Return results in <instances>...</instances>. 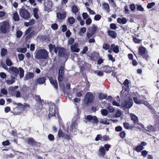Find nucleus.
I'll use <instances>...</instances> for the list:
<instances>
[{"mask_svg": "<svg viewBox=\"0 0 159 159\" xmlns=\"http://www.w3.org/2000/svg\"><path fill=\"white\" fill-rule=\"evenodd\" d=\"M35 59H47L48 57V52L45 49H40L36 51L35 52Z\"/></svg>", "mask_w": 159, "mask_h": 159, "instance_id": "1", "label": "nucleus"}, {"mask_svg": "<svg viewBox=\"0 0 159 159\" xmlns=\"http://www.w3.org/2000/svg\"><path fill=\"white\" fill-rule=\"evenodd\" d=\"M0 30L4 34H6L10 30V25L9 22L4 21L0 24Z\"/></svg>", "mask_w": 159, "mask_h": 159, "instance_id": "2", "label": "nucleus"}, {"mask_svg": "<svg viewBox=\"0 0 159 159\" xmlns=\"http://www.w3.org/2000/svg\"><path fill=\"white\" fill-rule=\"evenodd\" d=\"M57 109L56 106L54 104L50 105L49 107V113L48 115V117L50 119L52 116L56 117V115L58 116V117L59 119L57 113Z\"/></svg>", "mask_w": 159, "mask_h": 159, "instance_id": "3", "label": "nucleus"}, {"mask_svg": "<svg viewBox=\"0 0 159 159\" xmlns=\"http://www.w3.org/2000/svg\"><path fill=\"white\" fill-rule=\"evenodd\" d=\"M84 121L86 123L90 122L93 124H97L98 121L97 118L95 116H93L90 115L85 116Z\"/></svg>", "mask_w": 159, "mask_h": 159, "instance_id": "4", "label": "nucleus"}, {"mask_svg": "<svg viewBox=\"0 0 159 159\" xmlns=\"http://www.w3.org/2000/svg\"><path fill=\"white\" fill-rule=\"evenodd\" d=\"M58 52V55L59 56L64 57L67 59L68 57V55L66 52L65 51L64 48L57 47L55 48V53H57Z\"/></svg>", "mask_w": 159, "mask_h": 159, "instance_id": "5", "label": "nucleus"}, {"mask_svg": "<svg viewBox=\"0 0 159 159\" xmlns=\"http://www.w3.org/2000/svg\"><path fill=\"white\" fill-rule=\"evenodd\" d=\"M20 14L21 17L24 19H27L30 17L29 12L24 8H21L19 10Z\"/></svg>", "mask_w": 159, "mask_h": 159, "instance_id": "6", "label": "nucleus"}, {"mask_svg": "<svg viewBox=\"0 0 159 159\" xmlns=\"http://www.w3.org/2000/svg\"><path fill=\"white\" fill-rule=\"evenodd\" d=\"M97 28V27L94 25H92L91 26L88 30L87 33V37L89 38L93 35Z\"/></svg>", "mask_w": 159, "mask_h": 159, "instance_id": "7", "label": "nucleus"}, {"mask_svg": "<svg viewBox=\"0 0 159 159\" xmlns=\"http://www.w3.org/2000/svg\"><path fill=\"white\" fill-rule=\"evenodd\" d=\"M64 73V68L63 66H61L59 70L58 77V80L59 81V85L60 86L61 82L63 80Z\"/></svg>", "mask_w": 159, "mask_h": 159, "instance_id": "8", "label": "nucleus"}, {"mask_svg": "<svg viewBox=\"0 0 159 159\" xmlns=\"http://www.w3.org/2000/svg\"><path fill=\"white\" fill-rule=\"evenodd\" d=\"M138 55L141 56L143 58H147L148 57V51L146 49L143 47H141L139 48Z\"/></svg>", "mask_w": 159, "mask_h": 159, "instance_id": "9", "label": "nucleus"}, {"mask_svg": "<svg viewBox=\"0 0 159 159\" xmlns=\"http://www.w3.org/2000/svg\"><path fill=\"white\" fill-rule=\"evenodd\" d=\"M93 94L90 92H88L86 93L85 98V103L88 104L91 103L93 101Z\"/></svg>", "mask_w": 159, "mask_h": 159, "instance_id": "10", "label": "nucleus"}, {"mask_svg": "<svg viewBox=\"0 0 159 159\" xmlns=\"http://www.w3.org/2000/svg\"><path fill=\"white\" fill-rule=\"evenodd\" d=\"M146 99L145 98L144 96H140L139 97V100H138L137 98L134 97L133 98L134 102L136 104H144L146 105L148 104V102L144 101V100Z\"/></svg>", "mask_w": 159, "mask_h": 159, "instance_id": "11", "label": "nucleus"}, {"mask_svg": "<svg viewBox=\"0 0 159 159\" xmlns=\"http://www.w3.org/2000/svg\"><path fill=\"white\" fill-rule=\"evenodd\" d=\"M133 103L132 99H129L128 101H123L122 102L121 106L124 108H130L133 105Z\"/></svg>", "mask_w": 159, "mask_h": 159, "instance_id": "12", "label": "nucleus"}, {"mask_svg": "<svg viewBox=\"0 0 159 159\" xmlns=\"http://www.w3.org/2000/svg\"><path fill=\"white\" fill-rule=\"evenodd\" d=\"M8 71L10 73L16 77L19 73V69L16 67L12 66L9 68Z\"/></svg>", "mask_w": 159, "mask_h": 159, "instance_id": "13", "label": "nucleus"}, {"mask_svg": "<svg viewBox=\"0 0 159 159\" xmlns=\"http://www.w3.org/2000/svg\"><path fill=\"white\" fill-rule=\"evenodd\" d=\"M44 5L45 11L48 12L51 11L52 5V2H44Z\"/></svg>", "mask_w": 159, "mask_h": 159, "instance_id": "14", "label": "nucleus"}, {"mask_svg": "<svg viewBox=\"0 0 159 159\" xmlns=\"http://www.w3.org/2000/svg\"><path fill=\"white\" fill-rule=\"evenodd\" d=\"M77 124L75 121H73L70 127V130L73 133L76 132L77 130Z\"/></svg>", "mask_w": 159, "mask_h": 159, "instance_id": "15", "label": "nucleus"}, {"mask_svg": "<svg viewBox=\"0 0 159 159\" xmlns=\"http://www.w3.org/2000/svg\"><path fill=\"white\" fill-rule=\"evenodd\" d=\"M45 78L44 77H39L35 81V82L36 84H42L44 83L45 82Z\"/></svg>", "mask_w": 159, "mask_h": 159, "instance_id": "16", "label": "nucleus"}, {"mask_svg": "<svg viewBox=\"0 0 159 159\" xmlns=\"http://www.w3.org/2000/svg\"><path fill=\"white\" fill-rule=\"evenodd\" d=\"M107 33L108 35L112 39H115L116 37L117 33L115 31L108 30Z\"/></svg>", "mask_w": 159, "mask_h": 159, "instance_id": "17", "label": "nucleus"}, {"mask_svg": "<svg viewBox=\"0 0 159 159\" xmlns=\"http://www.w3.org/2000/svg\"><path fill=\"white\" fill-rule=\"evenodd\" d=\"M49 80L51 84L54 86V87L56 89H57L58 88V84L57 80L56 79H53L51 77L49 78Z\"/></svg>", "mask_w": 159, "mask_h": 159, "instance_id": "18", "label": "nucleus"}, {"mask_svg": "<svg viewBox=\"0 0 159 159\" xmlns=\"http://www.w3.org/2000/svg\"><path fill=\"white\" fill-rule=\"evenodd\" d=\"M34 76V74L33 73L28 72L25 75L24 79L25 80H27L32 78Z\"/></svg>", "mask_w": 159, "mask_h": 159, "instance_id": "19", "label": "nucleus"}, {"mask_svg": "<svg viewBox=\"0 0 159 159\" xmlns=\"http://www.w3.org/2000/svg\"><path fill=\"white\" fill-rule=\"evenodd\" d=\"M111 49H112L113 52L116 53L119 52V48L118 46L115 45L113 44H112L111 45Z\"/></svg>", "mask_w": 159, "mask_h": 159, "instance_id": "20", "label": "nucleus"}, {"mask_svg": "<svg viewBox=\"0 0 159 159\" xmlns=\"http://www.w3.org/2000/svg\"><path fill=\"white\" fill-rule=\"evenodd\" d=\"M77 47L78 45L76 44L71 45V49L72 51L76 52H78L80 51V49L78 48Z\"/></svg>", "mask_w": 159, "mask_h": 159, "instance_id": "21", "label": "nucleus"}, {"mask_svg": "<svg viewBox=\"0 0 159 159\" xmlns=\"http://www.w3.org/2000/svg\"><path fill=\"white\" fill-rule=\"evenodd\" d=\"M131 120L134 121V124L135 125L139 124L138 123V119L136 116L133 114H132L131 115Z\"/></svg>", "mask_w": 159, "mask_h": 159, "instance_id": "22", "label": "nucleus"}, {"mask_svg": "<svg viewBox=\"0 0 159 159\" xmlns=\"http://www.w3.org/2000/svg\"><path fill=\"white\" fill-rule=\"evenodd\" d=\"M124 127L127 129H133L134 126L132 125H130L128 122H125L123 123Z\"/></svg>", "mask_w": 159, "mask_h": 159, "instance_id": "23", "label": "nucleus"}, {"mask_svg": "<svg viewBox=\"0 0 159 159\" xmlns=\"http://www.w3.org/2000/svg\"><path fill=\"white\" fill-rule=\"evenodd\" d=\"M66 14L65 12H64L62 13L59 12L57 14V18L60 20L63 19L66 17Z\"/></svg>", "mask_w": 159, "mask_h": 159, "instance_id": "24", "label": "nucleus"}, {"mask_svg": "<svg viewBox=\"0 0 159 159\" xmlns=\"http://www.w3.org/2000/svg\"><path fill=\"white\" fill-rule=\"evenodd\" d=\"M117 20L118 23L122 24H125L127 22V20L125 17H123L122 18H119L117 19Z\"/></svg>", "mask_w": 159, "mask_h": 159, "instance_id": "25", "label": "nucleus"}, {"mask_svg": "<svg viewBox=\"0 0 159 159\" xmlns=\"http://www.w3.org/2000/svg\"><path fill=\"white\" fill-rule=\"evenodd\" d=\"M38 9L37 8L33 9V13L34 17L36 19H38L39 18V16L38 13Z\"/></svg>", "mask_w": 159, "mask_h": 159, "instance_id": "26", "label": "nucleus"}, {"mask_svg": "<svg viewBox=\"0 0 159 159\" xmlns=\"http://www.w3.org/2000/svg\"><path fill=\"white\" fill-rule=\"evenodd\" d=\"M34 98L37 101L41 104H42L44 103L43 100L40 98V96L39 95H35L34 96Z\"/></svg>", "mask_w": 159, "mask_h": 159, "instance_id": "27", "label": "nucleus"}, {"mask_svg": "<svg viewBox=\"0 0 159 159\" xmlns=\"http://www.w3.org/2000/svg\"><path fill=\"white\" fill-rule=\"evenodd\" d=\"M104 71L107 73H109L111 71V68L109 66H105L103 67Z\"/></svg>", "mask_w": 159, "mask_h": 159, "instance_id": "28", "label": "nucleus"}, {"mask_svg": "<svg viewBox=\"0 0 159 159\" xmlns=\"http://www.w3.org/2000/svg\"><path fill=\"white\" fill-rule=\"evenodd\" d=\"M28 143L31 146H33L36 144V142L32 138H29L28 140Z\"/></svg>", "mask_w": 159, "mask_h": 159, "instance_id": "29", "label": "nucleus"}, {"mask_svg": "<svg viewBox=\"0 0 159 159\" xmlns=\"http://www.w3.org/2000/svg\"><path fill=\"white\" fill-rule=\"evenodd\" d=\"M11 80H7L6 81V83L8 84L11 85L15 81V77L12 75L11 76Z\"/></svg>", "mask_w": 159, "mask_h": 159, "instance_id": "30", "label": "nucleus"}, {"mask_svg": "<svg viewBox=\"0 0 159 159\" xmlns=\"http://www.w3.org/2000/svg\"><path fill=\"white\" fill-rule=\"evenodd\" d=\"M13 18L15 21H18L20 20L19 16L17 12H15L13 14Z\"/></svg>", "mask_w": 159, "mask_h": 159, "instance_id": "31", "label": "nucleus"}, {"mask_svg": "<svg viewBox=\"0 0 159 159\" xmlns=\"http://www.w3.org/2000/svg\"><path fill=\"white\" fill-rule=\"evenodd\" d=\"M78 8L77 6L75 5H73L72 7L71 11L72 12L76 14L78 11Z\"/></svg>", "mask_w": 159, "mask_h": 159, "instance_id": "32", "label": "nucleus"}, {"mask_svg": "<svg viewBox=\"0 0 159 159\" xmlns=\"http://www.w3.org/2000/svg\"><path fill=\"white\" fill-rule=\"evenodd\" d=\"M144 148L142 147V146L140 145H138L136 147L135 150L137 152H140Z\"/></svg>", "mask_w": 159, "mask_h": 159, "instance_id": "33", "label": "nucleus"}, {"mask_svg": "<svg viewBox=\"0 0 159 159\" xmlns=\"http://www.w3.org/2000/svg\"><path fill=\"white\" fill-rule=\"evenodd\" d=\"M99 151L100 153V155L104 156L105 155V150L103 147H101L99 148Z\"/></svg>", "mask_w": 159, "mask_h": 159, "instance_id": "34", "label": "nucleus"}, {"mask_svg": "<svg viewBox=\"0 0 159 159\" xmlns=\"http://www.w3.org/2000/svg\"><path fill=\"white\" fill-rule=\"evenodd\" d=\"M19 76L20 78H23L24 76V71L23 69L21 67L19 68Z\"/></svg>", "mask_w": 159, "mask_h": 159, "instance_id": "35", "label": "nucleus"}, {"mask_svg": "<svg viewBox=\"0 0 159 159\" xmlns=\"http://www.w3.org/2000/svg\"><path fill=\"white\" fill-rule=\"evenodd\" d=\"M144 129L146 131H148L150 132L153 131L154 129V127L152 125L148 126L146 129Z\"/></svg>", "mask_w": 159, "mask_h": 159, "instance_id": "36", "label": "nucleus"}, {"mask_svg": "<svg viewBox=\"0 0 159 159\" xmlns=\"http://www.w3.org/2000/svg\"><path fill=\"white\" fill-rule=\"evenodd\" d=\"M103 9L107 11L108 12H109V6L107 3H105L103 4Z\"/></svg>", "mask_w": 159, "mask_h": 159, "instance_id": "37", "label": "nucleus"}, {"mask_svg": "<svg viewBox=\"0 0 159 159\" xmlns=\"http://www.w3.org/2000/svg\"><path fill=\"white\" fill-rule=\"evenodd\" d=\"M101 112L102 115L104 116H107L108 113V111L106 109H102L101 110Z\"/></svg>", "mask_w": 159, "mask_h": 159, "instance_id": "38", "label": "nucleus"}, {"mask_svg": "<svg viewBox=\"0 0 159 159\" xmlns=\"http://www.w3.org/2000/svg\"><path fill=\"white\" fill-rule=\"evenodd\" d=\"M7 53V50L6 49L3 48L1 49V55L2 56H5Z\"/></svg>", "mask_w": 159, "mask_h": 159, "instance_id": "39", "label": "nucleus"}, {"mask_svg": "<svg viewBox=\"0 0 159 159\" xmlns=\"http://www.w3.org/2000/svg\"><path fill=\"white\" fill-rule=\"evenodd\" d=\"M100 123L105 125H108L109 124V120H100Z\"/></svg>", "mask_w": 159, "mask_h": 159, "instance_id": "40", "label": "nucleus"}, {"mask_svg": "<svg viewBox=\"0 0 159 159\" xmlns=\"http://www.w3.org/2000/svg\"><path fill=\"white\" fill-rule=\"evenodd\" d=\"M26 48H18L17 49V51L19 52H20L23 53H25L26 51Z\"/></svg>", "mask_w": 159, "mask_h": 159, "instance_id": "41", "label": "nucleus"}, {"mask_svg": "<svg viewBox=\"0 0 159 159\" xmlns=\"http://www.w3.org/2000/svg\"><path fill=\"white\" fill-rule=\"evenodd\" d=\"M110 45L107 43H104L102 46V48L106 50H108L110 48Z\"/></svg>", "mask_w": 159, "mask_h": 159, "instance_id": "42", "label": "nucleus"}, {"mask_svg": "<svg viewBox=\"0 0 159 159\" xmlns=\"http://www.w3.org/2000/svg\"><path fill=\"white\" fill-rule=\"evenodd\" d=\"M94 73L97 74L98 76H102L103 75V73L102 71H99L97 70L94 71Z\"/></svg>", "mask_w": 159, "mask_h": 159, "instance_id": "43", "label": "nucleus"}, {"mask_svg": "<svg viewBox=\"0 0 159 159\" xmlns=\"http://www.w3.org/2000/svg\"><path fill=\"white\" fill-rule=\"evenodd\" d=\"M65 134H64L62 131L60 129L58 133V135L59 138H60L61 137L63 138Z\"/></svg>", "mask_w": 159, "mask_h": 159, "instance_id": "44", "label": "nucleus"}, {"mask_svg": "<svg viewBox=\"0 0 159 159\" xmlns=\"http://www.w3.org/2000/svg\"><path fill=\"white\" fill-rule=\"evenodd\" d=\"M48 138L50 141H53L54 140V136L52 134H49L48 135Z\"/></svg>", "mask_w": 159, "mask_h": 159, "instance_id": "45", "label": "nucleus"}, {"mask_svg": "<svg viewBox=\"0 0 159 159\" xmlns=\"http://www.w3.org/2000/svg\"><path fill=\"white\" fill-rule=\"evenodd\" d=\"M75 41V39H74L70 38H69L68 41V44L69 45H71Z\"/></svg>", "mask_w": 159, "mask_h": 159, "instance_id": "46", "label": "nucleus"}, {"mask_svg": "<svg viewBox=\"0 0 159 159\" xmlns=\"http://www.w3.org/2000/svg\"><path fill=\"white\" fill-rule=\"evenodd\" d=\"M107 95L106 94L101 93L99 95V98L101 99H105L107 97Z\"/></svg>", "mask_w": 159, "mask_h": 159, "instance_id": "47", "label": "nucleus"}, {"mask_svg": "<svg viewBox=\"0 0 159 159\" xmlns=\"http://www.w3.org/2000/svg\"><path fill=\"white\" fill-rule=\"evenodd\" d=\"M75 19L73 17H71L69 18L68 22L70 24H73L75 22Z\"/></svg>", "mask_w": 159, "mask_h": 159, "instance_id": "48", "label": "nucleus"}, {"mask_svg": "<svg viewBox=\"0 0 159 159\" xmlns=\"http://www.w3.org/2000/svg\"><path fill=\"white\" fill-rule=\"evenodd\" d=\"M6 63L7 65L9 66H11L12 63L11 61L9 59H7L6 61Z\"/></svg>", "mask_w": 159, "mask_h": 159, "instance_id": "49", "label": "nucleus"}, {"mask_svg": "<svg viewBox=\"0 0 159 159\" xmlns=\"http://www.w3.org/2000/svg\"><path fill=\"white\" fill-rule=\"evenodd\" d=\"M101 141H108L109 139V138L108 136L105 135L101 137Z\"/></svg>", "mask_w": 159, "mask_h": 159, "instance_id": "50", "label": "nucleus"}, {"mask_svg": "<svg viewBox=\"0 0 159 159\" xmlns=\"http://www.w3.org/2000/svg\"><path fill=\"white\" fill-rule=\"evenodd\" d=\"M48 47L50 52H51L52 49H54V52H55V48H56V47H55L54 45L50 44L48 45Z\"/></svg>", "mask_w": 159, "mask_h": 159, "instance_id": "51", "label": "nucleus"}, {"mask_svg": "<svg viewBox=\"0 0 159 159\" xmlns=\"http://www.w3.org/2000/svg\"><path fill=\"white\" fill-rule=\"evenodd\" d=\"M110 28L111 29L115 30L117 29V27L114 23H111L110 25Z\"/></svg>", "mask_w": 159, "mask_h": 159, "instance_id": "52", "label": "nucleus"}, {"mask_svg": "<svg viewBox=\"0 0 159 159\" xmlns=\"http://www.w3.org/2000/svg\"><path fill=\"white\" fill-rule=\"evenodd\" d=\"M86 29L85 27H83L80 29L79 34L81 35V34L84 33L86 32Z\"/></svg>", "mask_w": 159, "mask_h": 159, "instance_id": "53", "label": "nucleus"}, {"mask_svg": "<svg viewBox=\"0 0 159 159\" xmlns=\"http://www.w3.org/2000/svg\"><path fill=\"white\" fill-rule=\"evenodd\" d=\"M107 108L110 112H112L115 110V108L111 106H108Z\"/></svg>", "mask_w": 159, "mask_h": 159, "instance_id": "54", "label": "nucleus"}, {"mask_svg": "<svg viewBox=\"0 0 159 159\" xmlns=\"http://www.w3.org/2000/svg\"><path fill=\"white\" fill-rule=\"evenodd\" d=\"M124 10L125 13L126 14H129L130 12V10L128 9V7L127 6H125L124 7Z\"/></svg>", "mask_w": 159, "mask_h": 159, "instance_id": "55", "label": "nucleus"}, {"mask_svg": "<svg viewBox=\"0 0 159 159\" xmlns=\"http://www.w3.org/2000/svg\"><path fill=\"white\" fill-rule=\"evenodd\" d=\"M126 134L125 132L123 131L120 133L119 134L120 136L123 139L125 137Z\"/></svg>", "mask_w": 159, "mask_h": 159, "instance_id": "56", "label": "nucleus"}, {"mask_svg": "<svg viewBox=\"0 0 159 159\" xmlns=\"http://www.w3.org/2000/svg\"><path fill=\"white\" fill-rule=\"evenodd\" d=\"M101 16L99 14L96 15L94 17V20L96 21L99 20L101 18Z\"/></svg>", "mask_w": 159, "mask_h": 159, "instance_id": "57", "label": "nucleus"}, {"mask_svg": "<svg viewBox=\"0 0 159 159\" xmlns=\"http://www.w3.org/2000/svg\"><path fill=\"white\" fill-rule=\"evenodd\" d=\"M16 36L18 38H20L22 35V32L21 31L18 30L16 32Z\"/></svg>", "mask_w": 159, "mask_h": 159, "instance_id": "58", "label": "nucleus"}, {"mask_svg": "<svg viewBox=\"0 0 159 159\" xmlns=\"http://www.w3.org/2000/svg\"><path fill=\"white\" fill-rule=\"evenodd\" d=\"M18 57L20 61H22L24 59V55L22 54H18Z\"/></svg>", "mask_w": 159, "mask_h": 159, "instance_id": "59", "label": "nucleus"}, {"mask_svg": "<svg viewBox=\"0 0 159 159\" xmlns=\"http://www.w3.org/2000/svg\"><path fill=\"white\" fill-rule=\"evenodd\" d=\"M58 25L56 23H54L51 25L52 28L54 30H56L58 28Z\"/></svg>", "mask_w": 159, "mask_h": 159, "instance_id": "60", "label": "nucleus"}, {"mask_svg": "<svg viewBox=\"0 0 159 159\" xmlns=\"http://www.w3.org/2000/svg\"><path fill=\"white\" fill-rule=\"evenodd\" d=\"M122 130V127L120 126H117L115 127V130L117 132H120Z\"/></svg>", "mask_w": 159, "mask_h": 159, "instance_id": "61", "label": "nucleus"}, {"mask_svg": "<svg viewBox=\"0 0 159 159\" xmlns=\"http://www.w3.org/2000/svg\"><path fill=\"white\" fill-rule=\"evenodd\" d=\"M155 5L154 2H152L148 4L147 6V7L148 9L151 8L153 6Z\"/></svg>", "mask_w": 159, "mask_h": 159, "instance_id": "62", "label": "nucleus"}, {"mask_svg": "<svg viewBox=\"0 0 159 159\" xmlns=\"http://www.w3.org/2000/svg\"><path fill=\"white\" fill-rule=\"evenodd\" d=\"M108 57L109 59H110V60H111L112 61L114 62L115 61V58L113 57L112 55L109 54L108 55Z\"/></svg>", "mask_w": 159, "mask_h": 159, "instance_id": "63", "label": "nucleus"}, {"mask_svg": "<svg viewBox=\"0 0 159 159\" xmlns=\"http://www.w3.org/2000/svg\"><path fill=\"white\" fill-rule=\"evenodd\" d=\"M148 154V152L145 150H143L141 152V155L144 157H146Z\"/></svg>", "mask_w": 159, "mask_h": 159, "instance_id": "64", "label": "nucleus"}]
</instances>
